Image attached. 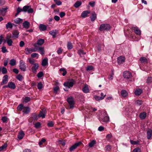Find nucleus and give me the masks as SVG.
Here are the masks:
<instances>
[{
    "label": "nucleus",
    "instance_id": "nucleus-1",
    "mask_svg": "<svg viewBox=\"0 0 152 152\" xmlns=\"http://www.w3.org/2000/svg\"><path fill=\"white\" fill-rule=\"evenodd\" d=\"M99 120L102 124L107 123L109 121V117L106 112H104L102 114V116L99 118Z\"/></svg>",
    "mask_w": 152,
    "mask_h": 152
},
{
    "label": "nucleus",
    "instance_id": "nucleus-2",
    "mask_svg": "<svg viewBox=\"0 0 152 152\" xmlns=\"http://www.w3.org/2000/svg\"><path fill=\"white\" fill-rule=\"evenodd\" d=\"M12 37L11 34L7 35L5 39H3L4 43L7 42L9 46H12L13 43V41L11 39Z\"/></svg>",
    "mask_w": 152,
    "mask_h": 152
},
{
    "label": "nucleus",
    "instance_id": "nucleus-3",
    "mask_svg": "<svg viewBox=\"0 0 152 152\" xmlns=\"http://www.w3.org/2000/svg\"><path fill=\"white\" fill-rule=\"evenodd\" d=\"M23 12H27L28 13H32L33 12V9L30 5H27L24 6L23 8Z\"/></svg>",
    "mask_w": 152,
    "mask_h": 152
},
{
    "label": "nucleus",
    "instance_id": "nucleus-4",
    "mask_svg": "<svg viewBox=\"0 0 152 152\" xmlns=\"http://www.w3.org/2000/svg\"><path fill=\"white\" fill-rule=\"evenodd\" d=\"M110 28V26L108 24H101L99 28V30L101 31L104 30L108 31Z\"/></svg>",
    "mask_w": 152,
    "mask_h": 152
},
{
    "label": "nucleus",
    "instance_id": "nucleus-5",
    "mask_svg": "<svg viewBox=\"0 0 152 152\" xmlns=\"http://www.w3.org/2000/svg\"><path fill=\"white\" fill-rule=\"evenodd\" d=\"M37 48H27L25 49V52L26 54L28 55L33 52L37 51Z\"/></svg>",
    "mask_w": 152,
    "mask_h": 152
},
{
    "label": "nucleus",
    "instance_id": "nucleus-6",
    "mask_svg": "<svg viewBox=\"0 0 152 152\" xmlns=\"http://www.w3.org/2000/svg\"><path fill=\"white\" fill-rule=\"evenodd\" d=\"M67 101L70 105L69 108H73L75 104V102L73 98L72 97L68 98L67 99Z\"/></svg>",
    "mask_w": 152,
    "mask_h": 152
},
{
    "label": "nucleus",
    "instance_id": "nucleus-7",
    "mask_svg": "<svg viewBox=\"0 0 152 152\" xmlns=\"http://www.w3.org/2000/svg\"><path fill=\"white\" fill-rule=\"evenodd\" d=\"M8 8L7 6H4L0 8V15L2 16H4L7 12V10Z\"/></svg>",
    "mask_w": 152,
    "mask_h": 152
},
{
    "label": "nucleus",
    "instance_id": "nucleus-8",
    "mask_svg": "<svg viewBox=\"0 0 152 152\" xmlns=\"http://www.w3.org/2000/svg\"><path fill=\"white\" fill-rule=\"evenodd\" d=\"M74 82V80L72 79L70 81H68L67 82L65 83L64 84V86L67 87L68 88H70L73 86Z\"/></svg>",
    "mask_w": 152,
    "mask_h": 152
},
{
    "label": "nucleus",
    "instance_id": "nucleus-9",
    "mask_svg": "<svg viewBox=\"0 0 152 152\" xmlns=\"http://www.w3.org/2000/svg\"><path fill=\"white\" fill-rule=\"evenodd\" d=\"M44 42V40L42 39H40L37 41V43L34 44V48H37L38 47V45L41 46L42 45Z\"/></svg>",
    "mask_w": 152,
    "mask_h": 152
},
{
    "label": "nucleus",
    "instance_id": "nucleus-10",
    "mask_svg": "<svg viewBox=\"0 0 152 152\" xmlns=\"http://www.w3.org/2000/svg\"><path fill=\"white\" fill-rule=\"evenodd\" d=\"M123 76L125 78L129 79L132 77V73L128 71H126L123 73Z\"/></svg>",
    "mask_w": 152,
    "mask_h": 152
},
{
    "label": "nucleus",
    "instance_id": "nucleus-11",
    "mask_svg": "<svg viewBox=\"0 0 152 152\" xmlns=\"http://www.w3.org/2000/svg\"><path fill=\"white\" fill-rule=\"evenodd\" d=\"M81 144L82 142H77L75 143L69 148V151H73Z\"/></svg>",
    "mask_w": 152,
    "mask_h": 152
},
{
    "label": "nucleus",
    "instance_id": "nucleus-12",
    "mask_svg": "<svg viewBox=\"0 0 152 152\" xmlns=\"http://www.w3.org/2000/svg\"><path fill=\"white\" fill-rule=\"evenodd\" d=\"M39 67V64L37 63H35L33 65L31 68L32 71L34 73H36L37 70L38 69Z\"/></svg>",
    "mask_w": 152,
    "mask_h": 152
},
{
    "label": "nucleus",
    "instance_id": "nucleus-13",
    "mask_svg": "<svg viewBox=\"0 0 152 152\" xmlns=\"http://www.w3.org/2000/svg\"><path fill=\"white\" fill-rule=\"evenodd\" d=\"M26 66L22 60L20 61L19 68L21 70L25 71L26 69Z\"/></svg>",
    "mask_w": 152,
    "mask_h": 152
},
{
    "label": "nucleus",
    "instance_id": "nucleus-14",
    "mask_svg": "<svg viewBox=\"0 0 152 152\" xmlns=\"http://www.w3.org/2000/svg\"><path fill=\"white\" fill-rule=\"evenodd\" d=\"M6 87L13 90L15 89L16 86L14 83L10 82L8 83L7 85L6 86Z\"/></svg>",
    "mask_w": 152,
    "mask_h": 152
},
{
    "label": "nucleus",
    "instance_id": "nucleus-15",
    "mask_svg": "<svg viewBox=\"0 0 152 152\" xmlns=\"http://www.w3.org/2000/svg\"><path fill=\"white\" fill-rule=\"evenodd\" d=\"M82 91L85 93H88L89 92L90 90L88 86L85 84L82 88Z\"/></svg>",
    "mask_w": 152,
    "mask_h": 152
},
{
    "label": "nucleus",
    "instance_id": "nucleus-16",
    "mask_svg": "<svg viewBox=\"0 0 152 152\" xmlns=\"http://www.w3.org/2000/svg\"><path fill=\"white\" fill-rule=\"evenodd\" d=\"M8 81V76L7 75H4L2 81L1 83V85H3L4 84H6L7 83Z\"/></svg>",
    "mask_w": 152,
    "mask_h": 152
},
{
    "label": "nucleus",
    "instance_id": "nucleus-17",
    "mask_svg": "<svg viewBox=\"0 0 152 152\" xmlns=\"http://www.w3.org/2000/svg\"><path fill=\"white\" fill-rule=\"evenodd\" d=\"M132 29L134 31L135 33L139 35H141V31L137 27H133L132 28Z\"/></svg>",
    "mask_w": 152,
    "mask_h": 152
},
{
    "label": "nucleus",
    "instance_id": "nucleus-18",
    "mask_svg": "<svg viewBox=\"0 0 152 152\" xmlns=\"http://www.w3.org/2000/svg\"><path fill=\"white\" fill-rule=\"evenodd\" d=\"M147 138L148 140L151 139L152 135V130L151 129H148L147 132Z\"/></svg>",
    "mask_w": 152,
    "mask_h": 152
},
{
    "label": "nucleus",
    "instance_id": "nucleus-19",
    "mask_svg": "<svg viewBox=\"0 0 152 152\" xmlns=\"http://www.w3.org/2000/svg\"><path fill=\"white\" fill-rule=\"evenodd\" d=\"M125 58L124 56H121L118 58L117 61L118 64H121L124 62Z\"/></svg>",
    "mask_w": 152,
    "mask_h": 152
},
{
    "label": "nucleus",
    "instance_id": "nucleus-20",
    "mask_svg": "<svg viewBox=\"0 0 152 152\" xmlns=\"http://www.w3.org/2000/svg\"><path fill=\"white\" fill-rule=\"evenodd\" d=\"M30 110L28 107H24L23 108V112L24 114H28L30 112Z\"/></svg>",
    "mask_w": 152,
    "mask_h": 152
},
{
    "label": "nucleus",
    "instance_id": "nucleus-21",
    "mask_svg": "<svg viewBox=\"0 0 152 152\" xmlns=\"http://www.w3.org/2000/svg\"><path fill=\"white\" fill-rule=\"evenodd\" d=\"M25 134L24 132L22 131H20L19 132L18 135V138L19 140H21L23 138V137L24 136Z\"/></svg>",
    "mask_w": 152,
    "mask_h": 152
},
{
    "label": "nucleus",
    "instance_id": "nucleus-22",
    "mask_svg": "<svg viewBox=\"0 0 152 152\" xmlns=\"http://www.w3.org/2000/svg\"><path fill=\"white\" fill-rule=\"evenodd\" d=\"M23 27L26 29L28 28L30 26V23L28 21H25L23 23Z\"/></svg>",
    "mask_w": 152,
    "mask_h": 152
},
{
    "label": "nucleus",
    "instance_id": "nucleus-23",
    "mask_svg": "<svg viewBox=\"0 0 152 152\" xmlns=\"http://www.w3.org/2000/svg\"><path fill=\"white\" fill-rule=\"evenodd\" d=\"M90 13V11L88 10L85 11H83L81 14V16L83 18L86 17L88 14Z\"/></svg>",
    "mask_w": 152,
    "mask_h": 152
},
{
    "label": "nucleus",
    "instance_id": "nucleus-24",
    "mask_svg": "<svg viewBox=\"0 0 152 152\" xmlns=\"http://www.w3.org/2000/svg\"><path fill=\"white\" fill-rule=\"evenodd\" d=\"M47 26L43 24H40L39 26V28L40 31H45L47 29Z\"/></svg>",
    "mask_w": 152,
    "mask_h": 152
},
{
    "label": "nucleus",
    "instance_id": "nucleus-25",
    "mask_svg": "<svg viewBox=\"0 0 152 152\" xmlns=\"http://www.w3.org/2000/svg\"><path fill=\"white\" fill-rule=\"evenodd\" d=\"M46 113V111L45 110H43L41 111L39 114V116L41 117L42 118H45V115Z\"/></svg>",
    "mask_w": 152,
    "mask_h": 152
},
{
    "label": "nucleus",
    "instance_id": "nucleus-26",
    "mask_svg": "<svg viewBox=\"0 0 152 152\" xmlns=\"http://www.w3.org/2000/svg\"><path fill=\"white\" fill-rule=\"evenodd\" d=\"M37 51H39L40 53L42 55H43L44 54L45 51L44 50V48L43 47H37Z\"/></svg>",
    "mask_w": 152,
    "mask_h": 152
},
{
    "label": "nucleus",
    "instance_id": "nucleus-27",
    "mask_svg": "<svg viewBox=\"0 0 152 152\" xmlns=\"http://www.w3.org/2000/svg\"><path fill=\"white\" fill-rule=\"evenodd\" d=\"M19 33L17 30H15L13 31L12 33L13 35L12 38H18V37Z\"/></svg>",
    "mask_w": 152,
    "mask_h": 152
},
{
    "label": "nucleus",
    "instance_id": "nucleus-28",
    "mask_svg": "<svg viewBox=\"0 0 152 152\" xmlns=\"http://www.w3.org/2000/svg\"><path fill=\"white\" fill-rule=\"evenodd\" d=\"M142 92V90L141 89L138 88L134 92V93L136 95L139 96Z\"/></svg>",
    "mask_w": 152,
    "mask_h": 152
},
{
    "label": "nucleus",
    "instance_id": "nucleus-29",
    "mask_svg": "<svg viewBox=\"0 0 152 152\" xmlns=\"http://www.w3.org/2000/svg\"><path fill=\"white\" fill-rule=\"evenodd\" d=\"M121 96L124 97H126L128 95L127 92L126 90H122L121 91Z\"/></svg>",
    "mask_w": 152,
    "mask_h": 152
},
{
    "label": "nucleus",
    "instance_id": "nucleus-30",
    "mask_svg": "<svg viewBox=\"0 0 152 152\" xmlns=\"http://www.w3.org/2000/svg\"><path fill=\"white\" fill-rule=\"evenodd\" d=\"M48 64V59L47 58H44L42 60V65L43 66H45Z\"/></svg>",
    "mask_w": 152,
    "mask_h": 152
},
{
    "label": "nucleus",
    "instance_id": "nucleus-31",
    "mask_svg": "<svg viewBox=\"0 0 152 152\" xmlns=\"http://www.w3.org/2000/svg\"><path fill=\"white\" fill-rule=\"evenodd\" d=\"M23 102H25L26 103L31 100V98L30 97L28 96H25L22 98Z\"/></svg>",
    "mask_w": 152,
    "mask_h": 152
},
{
    "label": "nucleus",
    "instance_id": "nucleus-32",
    "mask_svg": "<svg viewBox=\"0 0 152 152\" xmlns=\"http://www.w3.org/2000/svg\"><path fill=\"white\" fill-rule=\"evenodd\" d=\"M14 22L16 24H20L23 22V19L19 18H18L14 20Z\"/></svg>",
    "mask_w": 152,
    "mask_h": 152
},
{
    "label": "nucleus",
    "instance_id": "nucleus-33",
    "mask_svg": "<svg viewBox=\"0 0 152 152\" xmlns=\"http://www.w3.org/2000/svg\"><path fill=\"white\" fill-rule=\"evenodd\" d=\"M96 15L95 13L94 12L92 14V16L91 17V20L92 21H94L96 19Z\"/></svg>",
    "mask_w": 152,
    "mask_h": 152
},
{
    "label": "nucleus",
    "instance_id": "nucleus-34",
    "mask_svg": "<svg viewBox=\"0 0 152 152\" xmlns=\"http://www.w3.org/2000/svg\"><path fill=\"white\" fill-rule=\"evenodd\" d=\"M82 4V2L80 1H77L74 4V6L76 8L78 7Z\"/></svg>",
    "mask_w": 152,
    "mask_h": 152
},
{
    "label": "nucleus",
    "instance_id": "nucleus-35",
    "mask_svg": "<svg viewBox=\"0 0 152 152\" xmlns=\"http://www.w3.org/2000/svg\"><path fill=\"white\" fill-rule=\"evenodd\" d=\"M146 116V114L145 112H143L140 113L139 116L140 118L142 119H143L145 118Z\"/></svg>",
    "mask_w": 152,
    "mask_h": 152
},
{
    "label": "nucleus",
    "instance_id": "nucleus-36",
    "mask_svg": "<svg viewBox=\"0 0 152 152\" xmlns=\"http://www.w3.org/2000/svg\"><path fill=\"white\" fill-rule=\"evenodd\" d=\"M6 27L7 29L9 28H12L13 27V25L10 22H9L6 24Z\"/></svg>",
    "mask_w": 152,
    "mask_h": 152
},
{
    "label": "nucleus",
    "instance_id": "nucleus-37",
    "mask_svg": "<svg viewBox=\"0 0 152 152\" xmlns=\"http://www.w3.org/2000/svg\"><path fill=\"white\" fill-rule=\"evenodd\" d=\"M140 60L142 63L148 62V60L145 57H141L140 59Z\"/></svg>",
    "mask_w": 152,
    "mask_h": 152
},
{
    "label": "nucleus",
    "instance_id": "nucleus-38",
    "mask_svg": "<svg viewBox=\"0 0 152 152\" xmlns=\"http://www.w3.org/2000/svg\"><path fill=\"white\" fill-rule=\"evenodd\" d=\"M96 141L95 140H92L88 144V145L90 148L93 147L94 145L96 144Z\"/></svg>",
    "mask_w": 152,
    "mask_h": 152
},
{
    "label": "nucleus",
    "instance_id": "nucleus-39",
    "mask_svg": "<svg viewBox=\"0 0 152 152\" xmlns=\"http://www.w3.org/2000/svg\"><path fill=\"white\" fill-rule=\"evenodd\" d=\"M24 107L23 105L22 104H20L17 107V109L18 110L21 111L22 110H23Z\"/></svg>",
    "mask_w": 152,
    "mask_h": 152
},
{
    "label": "nucleus",
    "instance_id": "nucleus-40",
    "mask_svg": "<svg viewBox=\"0 0 152 152\" xmlns=\"http://www.w3.org/2000/svg\"><path fill=\"white\" fill-rule=\"evenodd\" d=\"M1 71L3 74H4L7 73V70L6 68L4 66L1 67Z\"/></svg>",
    "mask_w": 152,
    "mask_h": 152
},
{
    "label": "nucleus",
    "instance_id": "nucleus-41",
    "mask_svg": "<svg viewBox=\"0 0 152 152\" xmlns=\"http://www.w3.org/2000/svg\"><path fill=\"white\" fill-rule=\"evenodd\" d=\"M59 71L60 72H63V73H62V74L63 76H65L67 73V72L66 71L65 69L64 68H61L60 69Z\"/></svg>",
    "mask_w": 152,
    "mask_h": 152
},
{
    "label": "nucleus",
    "instance_id": "nucleus-42",
    "mask_svg": "<svg viewBox=\"0 0 152 152\" xmlns=\"http://www.w3.org/2000/svg\"><path fill=\"white\" fill-rule=\"evenodd\" d=\"M67 47L68 49L71 50L73 48V45L71 42H68L67 44Z\"/></svg>",
    "mask_w": 152,
    "mask_h": 152
},
{
    "label": "nucleus",
    "instance_id": "nucleus-43",
    "mask_svg": "<svg viewBox=\"0 0 152 152\" xmlns=\"http://www.w3.org/2000/svg\"><path fill=\"white\" fill-rule=\"evenodd\" d=\"M94 98L97 101L102 100L104 98V96H95Z\"/></svg>",
    "mask_w": 152,
    "mask_h": 152
},
{
    "label": "nucleus",
    "instance_id": "nucleus-44",
    "mask_svg": "<svg viewBox=\"0 0 152 152\" xmlns=\"http://www.w3.org/2000/svg\"><path fill=\"white\" fill-rule=\"evenodd\" d=\"M78 53L80 55V56L82 57L86 54V53L84 52L82 50H80L78 51Z\"/></svg>",
    "mask_w": 152,
    "mask_h": 152
},
{
    "label": "nucleus",
    "instance_id": "nucleus-45",
    "mask_svg": "<svg viewBox=\"0 0 152 152\" xmlns=\"http://www.w3.org/2000/svg\"><path fill=\"white\" fill-rule=\"evenodd\" d=\"M9 64L11 66H14L16 64L15 61L14 59H11L10 61Z\"/></svg>",
    "mask_w": 152,
    "mask_h": 152
},
{
    "label": "nucleus",
    "instance_id": "nucleus-46",
    "mask_svg": "<svg viewBox=\"0 0 152 152\" xmlns=\"http://www.w3.org/2000/svg\"><path fill=\"white\" fill-rule=\"evenodd\" d=\"M105 148V151H109L111 150L112 148V147L111 145H106Z\"/></svg>",
    "mask_w": 152,
    "mask_h": 152
},
{
    "label": "nucleus",
    "instance_id": "nucleus-47",
    "mask_svg": "<svg viewBox=\"0 0 152 152\" xmlns=\"http://www.w3.org/2000/svg\"><path fill=\"white\" fill-rule=\"evenodd\" d=\"M49 34L53 36V38H55L56 37V31L54 30H52L49 32Z\"/></svg>",
    "mask_w": 152,
    "mask_h": 152
},
{
    "label": "nucleus",
    "instance_id": "nucleus-48",
    "mask_svg": "<svg viewBox=\"0 0 152 152\" xmlns=\"http://www.w3.org/2000/svg\"><path fill=\"white\" fill-rule=\"evenodd\" d=\"M41 124L39 122H37L34 124V127L36 129L39 128L41 126Z\"/></svg>",
    "mask_w": 152,
    "mask_h": 152
},
{
    "label": "nucleus",
    "instance_id": "nucleus-49",
    "mask_svg": "<svg viewBox=\"0 0 152 152\" xmlns=\"http://www.w3.org/2000/svg\"><path fill=\"white\" fill-rule=\"evenodd\" d=\"M37 88L39 90H40L43 88V85L41 82L37 84Z\"/></svg>",
    "mask_w": 152,
    "mask_h": 152
},
{
    "label": "nucleus",
    "instance_id": "nucleus-50",
    "mask_svg": "<svg viewBox=\"0 0 152 152\" xmlns=\"http://www.w3.org/2000/svg\"><path fill=\"white\" fill-rule=\"evenodd\" d=\"M35 60L34 59L29 58L28 59L29 62L31 65H33L35 64Z\"/></svg>",
    "mask_w": 152,
    "mask_h": 152
},
{
    "label": "nucleus",
    "instance_id": "nucleus-51",
    "mask_svg": "<svg viewBox=\"0 0 152 152\" xmlns=\"http://www.w3.org/2000/svg\"><path fill=\"white\" fill-rule=\"evenodd\" d=\"M142 101L141 100H137L135 102V104L137 106H140L142 104Z\"/></svg>",
    "mask_w": 152,
    "mask_h": 152
},
{
    "label": "nucleus",
    "instance_id": "nucleus-52",
    "mask_svg": "<svg viewBox=\"0 0 152 152\" xmlns=\"http://www.w3.org/2000/svg\"><path fill=\"white\" fill-rule=\"evenodd\" d=\"M130 142L131 144L134 145L137 144L138 143L139 141H134L133 140H130Z\"/></svg>",
    "mask_w": 152,
    "mask_h": 152
},
{
    "label": "nucleus",
    "instance_id": "nucleus-53",
    "mask_svg": "<svg viewBox=\"0 0 152 152\" xmlns=\"http://www.w3.org/2000/svg\"><path fill=\"white\" fill-rule=\"evenodd\" d=\"M94 69V67L91 66H88L86 70L87 71H91Z\"/></svg>",
    "mask_w": 152,
    "mask_h": 152
},
{
    "label": "nucleus",
    "instance_id": "nucleus-54",
    "mask_svg": "<svg viewBox=\"0 0 152 152\" xmlns=\"http://www.w3.org/2000/svg\"><path fill=\"white\" fill-rule=\"evenodd\" d=\"M54 125V123L52 121H50L48 124V126L49 127H52Z\"/></svg>",
    "mask_w": 152,
    "mask_h": 152
},
{
    "label": "nucleus",
    "instance_id": "nucleus-55",
    "mask_svg": "<svg viewBox=\"0 0 152 152\" xmlns=\"http://www.w3.org/2000/svg\"><path fill=\"white\" fill-rule=\"evenodd\" d=\"M152 82V77H148L147 81L146 82L147 83H150Z\"/></svg>",
    "mask_w": 152,
    "mask_h": 152
},
{
    "label": "nucleus",
    "instance_id": "nucleus-56",
    "mask_svg": "<svg viewBox=\"0 0 152 152\" xmlns=\"http://www.w3.org/2000/svg\"><path fill=\"white\" fill-rule=\"evenodd\" d=\"M16 78L20 81H21L23 79V77L22 75H18L17 77Z\"/></svg>",
    "mask_w": 152,
    "mask_h": 152
},
{
    "label": "nucleus",
    "instance_id": "nucleus-57",
    "mask_svg": "<svg viewBox=\"0 0 152 152\" xmlns=\"http://www.w3.org/2000/svg\"><path fill=\"white\" fill-rule=\"evenodd\" d=\"M7 147V144H4L1 146L0 147V151H2L3 150L6 148Z\"/></svg>",
    "mask_w": 152,
    "mask_h": 152
},
{
    "label": "nucleus",
    "instance_id": "nucleus-58",
    "mask_svg": "<svg viewBox=\"0 0 152 152\" xmlns=\"http://www.w3.org/2000/svg\"><path fill=\"white\" fill-rule=\"evenodd\" d=\"M17 14H19L21 12H23V8L21 9L20 7H18L17 9Z\"/></svg>",
    "mask_w": 152,
    "mask_h": 152
},
{
    "label": "nucleus",
    "instance_id": "nucleus-59",
    "mask_svg": "<svg viewBox=\"0 0 152 152\" xmlns=\"http://www.w3.org/2000/svg\"><path fill=\"white\" fill-rule=\"evenodd\" d=\"M112 73L109 75V76L108 78V79L110 80H111L113 79V75H114V73L113 72V71H112Z\"/></svg>",
    "mask_w": 152,
    "mask_h": 152
},
{
    "label": "nucleus",
    "instance_id": "nucleus-60",
    "mask_svg": "<svg viewBox=\"0 0 152 152\" xmlns=\"http://www.w3.org/2000/svg\"><path fill=\"white\" fill-rule=\"evenodd\" d=\"M2 51L4 53H5L8 52V51L6 49V48L5 47H3L1 48Z\"/></svg>",
    "mask_w": 152,
    "mask_h": 152
},
{
    "label": "nucleus",
    "instance_id": "nucleus-61",
    "mask_svg": "<svg viewBox=\"0 0 152 152\" xmlns=\"http://www.w3.org/2000/svg\"><path fill=\"white\" fill-rule=\"evenodd\" d=\"M43 75V73L42 72H40L37 75V76L38 78L42 77Z\"/></svg>",
    "mask_w": 152,
    "mask_h": 152
},
{
    "label": "nucleus",
    "instance_id": "nucleus-62",
    "mask_svg": "<svg viewBox=\"0 0 152 152\" xmlns=\"http://www.w3.org/2000/svg\"><path fill=\"white\" fill-rule=\"evenodd\" d=\"M7 118L6 116H4L2 117L1 120L3 123H5L7 121Z\"/></svg>",
    "mask_w": 152,
    "mask_h": 152
},
{
    "label": "nucleus",
    "instance_id": "nucleus-63",
    "mask_svg": "<svg viewBox=\"0 0 152 152\" xmlns=\"http://www.w3.org/2000/svg\"><path fill=\"white\" fill-rule=\"evenodd\" d=\"M59 89V87L58 86H56L53 88V91L55 93H56Z\"/></svg>",
    "mask_w": 152,
    "mask_h": 152
},
{
    "label": "nucleus",
    "instance_id": "nucleus-64",
    "mask_svg": "<svg viewBox=\"0 0 152 152\" xmlns=\"http://www.w3.org/2000/svg\"><path fill=\"white\" fill-rule=\"evenodd\" d=\"M132 152H141V150L139 148H136L133 150Z\"/></svg>",
    "mask_w": 152,
    "mask_h": 152
}]
</instances>
